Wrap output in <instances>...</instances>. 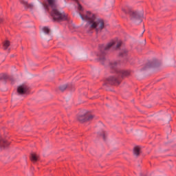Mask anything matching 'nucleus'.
<instances>
[{"label": "nucleus", "instance_id": "f257e3e1", "mask_svg": "<svg viewBox=\"0 0 176 176\" xmlns=\"http://www.w3.org/2000/svg\"><path fill=\"white\" fill-rule=\"evenodd\" d=\"M113 46H115V42L109 43L107 45H104V44L99 45L100 51L97 54V56L98 60L102 64V65H105L106 67L109 65L111 69L112 74H116V76H110L107 78L104 85H111V86H119L124 78L129 76L130 71L118 69V66L120 63L117 61L111 62V60L107 58L108 50L112 49Z\"/></svg>", "mask_w": 176, "mask_h": 176}, {"label": "nucleus", "instance_id": "f03ea898", "mask_svg": "<svg viewBox=\"0 0 176 176\" xmlns=\"http://www.w3.org/2000/svg\"><path fill=\"white\" fill-rule=\"evenodd\" d=\"M82 20L87 21L85 25V31L88 34H93V30H96V34H100L105 28L104 19L96 17V14L87 11L86 14L80 13Z\"/></svg>", "mask_w": 176, "mask_h": 176}, {"label": "nucleus", "instance_id": "7ed1b4c3", "mask_svg": "<svg viewBox=\"0 0 176 176\" xmlns=\"http://www.w3.org/2000/svg\"><path fill=\"white\" fill-rule=\"evenodd\" d=\"M122 10L126 14L129 15L130 20L132 23H134V24H136V25L142 23V19H144V12L142 11L126 10L125 9H122Z\"/></svg>", "mask_w": 176, "mask_h": 176}, {"label": "nucleus", "instance_id": "20e7f679", "mask_svg": "<svg viewBox=\"0 0 176 176\" xmlns=\"http://www.w3.org/2000/svg\"><path fill=\"white\" fill-rule=\"evenodd\" d=\"M50 16L52 19V21H67L68 20V16L65 14V12H60L57 8H52L50 12Z\"/></svg>", "mask_w": 176, "mask_h": 176}, {"label": "nucleus", "instance_id": "39448f33", "mask_svg": "<svg viewBox=\"0 0 176 176\" xmlns=\"http://www.w3.org/2000/svg\"><path fill=\"white\" fill-rule=\"evenodd\" d=\"M161 63L157 59H153L148 61V63L142 69V71H145L149 68H156L160 66Z\"/></svg>", "mask_w": 176, "mask_h": 176}, {"label": "nucleus", "instance_id": "423d86ee", "mask_svg": "<svg viewBox=\"0 0 176 176\" xmlns=\"http://www.w3.org/2000/svg\"><path fill=\"white\" fill-rule=\"evenodd\" d=\"M94 116L89 115L87 112H84L82 115H79L78 116V120L80 122V123H85L86 122H89V120H92Z\"/></svg>", "mask_w": 176, "mask_h": 176}, {"label": "nucleus", "instance_id": "0eeeda50", "mask_svg": "<svg viewBox=\"0 0 176 176\" xmlns=\"http://www.w3.org/2000/svg\"><path fill=\"white\" fill-rule=\"evenodd\" d=\"M28 86L25 85H22L18 87L17 88V93L18 94H25V93L28 92Z\"/></svg>", "mask_w": 176, "mask_h": 176}, {"label": "nucleus", "instance_id": "6e6552de", "mask_svg": "<svg viewBox=\"0 0 176 176\" xmlns=\"http://www.w3.org/2000/svg\"><path fill=\"white\" fill-rule=\"evenodd\" d=\"M47 4L45 5V9H54V8H57V0H47Z\"/></svg>", "mask_w": 176, "mask_h": 176}, {"label": "nucleus", "instance_id": "1a4fd4ad", "mask_svg": "<svg viewBox=\"0 0 176 176\" xmlns=\"http://www.w3.org/2000/svg\"><path fill=\"white\" fill-rule=\"evenodd\" d=\"M129 53V51H127V50H123L122 51H121L120 52V57H121V58H124V64H126V63H127V61H129V57L127 56V54Z\"/></svg>", "mask_w": 176, "mask_h": 176}, {"label": "nucleus", "instance_id": "9d476101", "mask_svg": "<svg viewBox=\"0 0 176 176\" xmlns=\"http://www.w3.org/2000/svg\"><path fill=\"white\" fill-rule=\"evenodd\" d=\"M6 146H9V142L3 138H0V151H3Z\"/></svg>", "mask_w": 176, "mask_h": 176}, {"label": "nucleus", "instance_id": "9b49d317", "mask_svg": "<svg viewBox=\"0 0 176 176\" xmlns=\"http://www.w3.org/2000/svg\"><path fill=\"white\" fill-rule=\"evenodd\" d=\"M9 79L10 80H13V78H10L9 76H8L6 74H0V80H3L4 82H6Z\"/></svg>", "mask_w": 176, "mask_h": 176}, {"label": "nucleus", "instance_id": "f8f14e48", "mask_svg": "<svg viewBox=\"0 0 176 176\" xmlns=\"http://www.w3.org/2000/svg\"><path fill=\"white\" fill-rule=\"evenodd\" d=\"M30 160H32L33 163H35L39 160V156L34 153H32L30 154Z\"/></svg>", "mask_w": 176, "mask_h": 176}, {"label": "nucleus", "instance_id": "ddd939ff", "mask_svg": "<svg viewBox=\"0 0 176 176\" xmlns=\"http://www.w3.org/2000/svg\"><path fill=\"white\" fill-rule=\"evenodd\" d=\"M20 2L21 3H22V5H24L25 8H28L29 9H32V8H34V5L28 4V2L25 1V0H21Z\"/></svg>", "mask_w": 176, "mask_h": 176}, {"label": "nucleus", "instance_id": "4468645a", "mask_svg": "<svg viewBox=\"0 0 176 176\" xmlns=\"http://www.w3.org/2000/svg\"><path fill=\"white\" fill-rule=\"evenodd\" d=\"M133 155H135V156H140V146H136L134 147Z\"/></svg>", "mask_w": 176, "mask_h": 176}, {"label": "nucleus", "instance_id": "2eb2a0df", "mask_svg": "<svg viewBox=\"0 0 176 176\" xmlns=\"http://www.w3.org/2000/svg\"><path fill=\"white\" fill-rule=\"evenodd\" d=\"M42 30L45 35H50V28L49 27L44 26Z\"/></svg>", "mask_w": 176, "mask_h": 176}, {"label": "nucleus", "instance_id": "dca6fc26", "mask_svg": "<svg viewBox=\"0 0 176 176\" xmlns=\"http://www.w3.org/2000/svg\"><path fill=\"white\" fill-rule=\"evenodd\" d=\"M8 46H10V42L9 41H6L3 45L4 50H6Z\"/></svg>", "mask_w": 176, "mask_h": 176}, {"label": "nucleus", "instance_id": "f3484780", "mask_svg": "<svg viewBox=\"0 0 176 176\" xmlns=\"http://www.w3.org/2000/svg\"><path fill=\"white\" fill-rule=\"evenodd\" d=\"M67 87H68L67 85H60L59 87V90H60V91H65L67 89Z\"/></svg>", "mask_w": 176, "mask_h": 176}, {"label": "nucleus", "instance_id": "a211bd4d", "mask_svg": "<svg viewBox=\"0 0 176 176\" xmlns=\"http://www.w3.org/2000/svg\"><path fill=\"white\" fill-rule=\"evenodd\" d=\"M78 10H80V12H83V7L79 3H78Z\"/></svg>", "mask_w": 176, "mask_h": 176}, {"label": "nucleus", "instance_id": "6ab92c4d", "mask_svg": "<svg viewBox=\"0 0 176 176\" xmlns=\"http://www.w3.org/2000/svg\"><path fill=\"white\" fill-rule=\"evenodd\" d=\"M100 135L102 137V139L104 140V141H107V138L105 137V132L100 133Z\"/></svg>", "mask_w": 176, "mask_h": 176}, {"label": "nucleus", "instance_id": "aec40b11", "mask_svg": "<svg viewBox=\"0 0 176 176\" xmlns=\"http://www.w3.org/2000/svg\"><path fill=\"white\" fill-rule=\"evenodd\" d=\"M120 46H122V43H120V42L118 43L116 45V49H119V47H120Z\"/></svg>", "mask_w": 176, "mask_h": 176}, {"label": "nucleus", "instance_id": "412c9836", "mask_svg": "<svg viewBox=\"0 0 176 176\" xmlns=\"http://www.w3.org/2000/svg\"><path fill=\"white\" fill-rule=\"evenodd\" d=\"M3 21L2 20V19L0 18V24L1 23H2Z\"/></svg>", "mask_w": 176, "mask_h": 176}, {"label": "nucleus", "instance_id": "4be33fe9", "mask_svg": "<svg viewBox=\"0 0 176 176\" xmlns=\"http://www.w3.org/2000/svg\"><path fill=\"white\" fill-rule=\"evenodd\" d=\"M144 32H145V30L143 31V32L142 33V35L144 34Z\"/></svg>", "mask_w": 176, "mask_h": 176}]
</instances>
